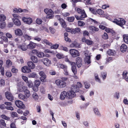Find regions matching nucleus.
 <instances>
[{
    "mask_svg": "<svg viewBox=\"0 0 128 128\" xmlns=\"http://www.w3.org/2000/svg\"><path fill=\"white\" fill-rule=\"evenodd\" d=\"M71 91H68L67 92L65 91L62 92L60 94V98L62 100H64L66 98L68 99H72L74 97V92Z\"/></svg>",
    "mask_w": 128,
    "mask_h": 128,
    "instance_id": "nucleus-1",
    "label": "nucleus"
},
{
    "mask_svg": "<svg viewBox=\"0 0 128 128\" xmlns=\"http://www.w3.org/2000/svg\"><path fill=\"white\" fill-rule=\"evenodd\" d=\"M113 22L122 27L123 29L124 28L123 26L125 24L126 22L124 19L122 18H120L118 20L115 18Z\"/></svg>",
    "mask_w": 128,
    "mask_h": 128,
    "instance_id": "nucleus-2",
    "label": "nucleus"
},
{
    "mask_svg": "<svg viewBox=\"0 0 128 128\" xmlns=\"http://www.w3.org/2000/svg\"><path fill=\"white\" fill-rule=\"evenodd\" d=\"M55 83L60 88H64L66 86V83L64 81L60 80H56Z\"/></svg>",
    "mask_w": 128,
    "mask_h": 128,
    "instance_id": "nucleus-3",
    "label": "nucleus"
},
{
    "mask_svg": "<svg viewBox=\"0 0 128 128\" xmlns=\"http://www.w3.org/2000/svg\"><path fill=\"white\" fill-rule=\"evenodd\" d=\"M69 52L73 58L79 56L80 54L79 51L76 50L71 49L70 50Z\"/></svg>",
    "mask_w": 128,
    "mask_h": 128,
    "instance_id": "nucleus-4",
    "label": "nucleus"
},
{
    "mask_svg": "<svg viewBox=\"0 0 128 128\" xmlns=\"http://www.w3.org/2000/svg\"><path fill=\"white\" fill-rule=\"evenodd\" d=\"M76 64L78 68H80L82 65V60L81 58L78 57L75 60Z\"/></svg>",
    "mask_w": 128,
    "mask_h": 128,
    "instance_id": "nucleus-5",
    "label": "nucleus"
},
{
    "mask_svg": "<svg viewBox=\"0 0 128 128\" xmlns=\"http://www.w3.org/2000/svg\"><path fill=\"white\" fill-rule=\"evenodd\" d=\"M15 104L16 106L20 108H24L25 107V105L23 102L20 100H16L15 102Z\"/></svg>",
    "mask_w": 128,
    "mask_h": 128,
    "instance_id": "nucleus-6",
    "label": "nucleus"
},
{
    "mask_svg": "<svg viewBox=\"0 0 128 128\" xmlns=\"http://www.w3.org/2000/svg\"><path fill=\"white\" fill-rule=\"evenodd\" d=\"M39 73L40 76H41L40 78V80L42 82H46L47 81L46 79V76L45 73L42 71L40 72Z\"/></svg>",
    "mask_w": 128,
    "mask_h": 128,
    "instance_id": "nucleus-7",
    "label": "nucleus"
},
{
    "mask_svg": "<svg viewBox=\"0 0 128 128\" xmlns=\"http://www.w3.org/2000/svg\"><path fill=\"white\" fill-rule=\"evenodd\" d=\"M89 28L91 30L90 32V33L92 34H93L96 32L98 31L99 30V29L98 28H97L94 26H89Z\"/></svg>",
    "mask_w": 128,
    "mask_h": 128,
    "instance_id": "nucleus-8",
    "label": "nucleus"
},
{
    "mask_svg": "<svg viewBox=\"0 0 128 128\" xmlns=\"http://www.w3.org/2000/svg\"><path fill=\"white\" fill-rule=\"evenodd\" d=\"M22 20L24 22L28 24H30L32 22V20L31 18H26L25 17L22 18Z\"/></svg>",
    "mask_w": 128,
    "mask_h": 128,
    "instance_id": "nucleus-9",
    "label": "nucleus"
},
{
    "mask_svg": "<svg viewBox=\"0 0 128 128\" xmlns=\"http://www.w3.org/2000/svg\"><path fill=\"white\" fill-rule=\"evenodd\" d=\"M72 63V64H71L72 66L71 70L74 75H75L77 73V70L76 64L74 62Z\"/></svg>",
    "mask_w": 128,
    "mask_h": 128,
    "instance_id": "nucleus-10",
    "label": "nucleus"
},
{
    "mask_svg": "<svg viewBox=\"0 0 128 128\" xmlns=\"http://www.w3.org/2000/svg\"><path fill=\"white\" fill-rule=\"evenodd\" d=\"M6 98L9 100L11 101L13 100L12 95L8 92H7L5 93Z\"/></svg>",
    "mask_w": 128,
    "mask_h": 128,
    "instance_id": "nucleus-11",
    "label": "nucleus"
},
{
    "mask_svg": "<svg viewBox=\"0 0 128 128\" xmlns=\"http://www.w3.org/2000/svg\"><path fill=\"white\" fill-rule=\"evenodd\" d=\"M14 32L16 35L17 36H21L23 34L22 30L20 28H18L15 30Z\"/></svg>",
    "mask_w": 128,
    "mask_h": 128,
    "instance_id": "nucleus-12",
    "label": "nucleus"
},
{
    "mask_svg": "<svg viewBox=\"0 0 128 128\" xmlns=\"http://www.w3.org/2000/svg\"><path fill=\"white\" fill-rule=\"evenodd\" d=\"M13 21L14 24L18 26H20L21 25V22L18 18L14 17L12 19Z\"/></svg>",
    "mask_w": 128,
    "mask_h": 128,
    "instance_id": "nucleus-13",
    "label": "nucleus"
},
{
    "mask_svg": "<svg viewBox=\"0 0 128 128\" xmlns=\"http://www.w3.org/2000/svg\"><path fill=\"white\" fill-rule=\"evenodd\" d=\"M127 46L124 44H122L120 46V50L122 52H126L127 50Z\"/></svg>",
    "mask_w": 128,
    "mask_h": 128,
    "instance_id": "nucleus-14",
    "label": "nucleus"
},
{
    "mask_svg": "<svg viewBox=\"0 0 128 128\" xmlns=\"http://www.w3.org/2000/svg\"><path fill=\"white\" fill-rule=\"evenodd\" d=\"M72 92V93H73V92H74V94L75 95H74V97H75L76 96V94L75 93V92H80L79 88L76 87V86H74L73 88H72V90H70Z\"/></svg>",
    "mask_w": 128,
    "mask_h": 128,
    "instance_id": "nucleus-15",
    "label": "nucleus"
},
{
    "mask_svg": "<svg viewBox=\"0 0 128 128\" xmlns=\"http://www.w3.org/2000/svg\"><path fill=\"white\" fill-rule=\"evenodd\" d=\"M58 20L60 21V23L62 24V27L64 28H66V25L64 20L63 19L61 18H59Z\"/></svg>",
    "mask_w": 128,
    "mask_h": 128,
    "instance_id": "nucleus-16",
    "label": "nucleus"
},
{
    "mask_svg": "<svg viewBox=\"0 0 128 128\" xmlns=\"http://www.w3.org/2000/svg\"><path fill=\"white\" fill-rule=\"evenodd\" d=\"M36 44L31 42L28 45V47L30 49H32L35 48Z\"/></svg>",
    "mask_w": 128,
    "mask_h": 128,
    "instance_id": "nucleus-17",
    "label": "nucleus"
},
{
    "mask_svg": "<svg viewBox=\"0 0 128 128\" xmlns=\"http://www.w3.org/2000/svg\"><path fill=\"white\" fill-rule=\"evenodd\" d=\"M42 62L45 65L47 64H49L51 63V62L48 58H44L42 60Z\"/></svg>",
    "mask_w": 128,
    "mask_h": 128,
    "instance_id": "nucleus-18",
    "label": "nucleus"
},
{
    "mask_svg": "<svg viewBox=\"0 0 128 128\" xmlns=\"http://www.w3.org/2000/svg\"><path fill=\"white\" fill-rule=\"evenodd\" d=\"M27 64L28 66L32 69H34L35 66V65L31 61H29L28 62Z\"/></svg>",
    "mask_w": 128,
    "mask_h": 128,
    "instance_id": "nucleus-19",
    "label": "nucleus"
},
{
    "mask_svg": "<svg viewBox=\"0 0 128 128\" xmlns=\"http://www.w3.org/2000/svg\"><path fill=\"white\" fill-rule=\"evenodd\" d=\"M28 77L29 78H38L37 74L34 72L29 74L28 75Z\"/></svg>",
    "mask_w": 128,
    "mask_h": 128,
    "instance_id": "nucleus-20",
    "label": "nucleus"
},
{
    "mask_svg": "<svg viewBox=\"0 0 128 128\" xmlns=\"http://www.w3.org/2000/svg\"><path fill=\"white\" fill-rule=\"evenodd\" d=\"M44 11L47 14H53L54 13L53 11L51 9L46 8L44 10Z\"/></svg>",
    "mask_w": 128,
    "mask_h": 128,
    "instance_id": "nucleus-21",
    "label": "nucleus"
},
{
    "mask_svg": "<svg viewBox=\"0 0 128 128\" xmlns=\"http://www.w3.org/2000/svg\"><path fill=\"white\" fill-rule=\"evenodd\" d=\"M30 59L33 62L36 63L38 62V60L37 57L34 56H32L30 57Z\"/></svg>",
    "mask_w": 128,
    "mask_h": 128,
    "instance_id": "nucleus-22",
    "label": "nucleus"
},
{
    "mask_svg": "<svg viewBox=\"0 0 128 128\" xmlns=\"http://www.w3.org/2000/svg\"><path fill=\"white\" fill-rule=\"evenodd\" d=\"M90 59V56H88L85 58V61L86 63V62L88 63V64H89L91 63Z\"/></svg>",
    "mask_w": 128,
    "mask_h": 128,
    "instance_id": "nucleus-23",
    "label": "nucleus"
},
{
    "mask_svg": "<svg viewBox=\"0 0 128 128\" xmlns=\"http://www.w3.org/2000/svg\"><path fill=\"white\" fill-rule=\"evenodd\" d=\"M94 111L95 114L98 116H101V114H100L98 108H94L93 109Z\"/></svg>",
    "mask_w": 128,
    "mask_h": 128,
    "instance_id": "nucleus-24",
    "label": "nucleus"
},
{
    "mask_svg": "<svg viewBox=\"0 0 128 128\" xmlns=\"http://www.w3.org/2000/svg\"><path fill=\"white\" fill-rule=\"evenodd\" d=\"M123 38L124 42L128 44V34H124Z\"/></svg>",
    "mask_w": 128,
    "mask_h": 128,
    "instance_id": "nucleus-25",
    "label": "nucleus"
},
{
    "mask_svg": "<svg viewBox=\"0 0 128 128\" xmlns=\"http://www.w3.org/2000/svg\"><path fill=\"white\" fill-rule=\"evenodd\" d=\"M24 93L26 96L27 98H28L30 95L29 91L26 88L24 91Z\"/></svg>",
    "mask_w": 128,
    "mask_h": 128,
    "instance_id": "nucleus-26",
    "label": "nucleus"
},
{
    "mask_svg": "<svg viewBox=\"0 0 128 128\" xmlns=\"http://www.w3.org/2000/svg\"><path fill=\"white\" fill-rule=\"evenodd\" d=\"M37 56L39 58H43L44 56V54L43 52L38 51Z\"/></svg>",
    "mask_w": 128,
    "mask_h": 128,
    "instance_id": "nucleus-27",
    "label": "nucleus"
},
{
    "mask_svg": "<svg viewBox=\"0 0 128 128\" xmlns=\"http://www.w3.org/2000/svg\"><path fill=\"white\" fill-rule=\"evenodd\" d=\"M42 43L44 44L45 43L46 44L50 46L52 44L51 42H49L48 40L46 39H44L43 40Z\"/></svg>",
    "mask_w": 128,
    "mask_h": 128,
    "instance_id": "nucleus-28",
    "label": "nucleus"
},
{
    "mask_svg": "<svg viewBox=\"0 0 128 128\" xmlns=\"http://www.w3.org/2000/svg\"><path fill=\"white\" fill-rule=\"evenodd\" d=\"M32 96L34 99L36 100L38 99V96L36 92H34L32 94Z\"/></svg>",
    "mask_w": 128,
    "mask_h": 128,
    "instance_id": "nucleus-29",
    "label": "nucleus"
},
{
    "mask_svg": "<svg viewBox=\"0 0 128 128\" xmlns=\"http://www.w3.org/2000/svg\"><path fill=\"white\" fill-rule=\"evenodd\" d=\"M74 16L68 17L67 18V20L70 22H73L74 21Z\"/></svg>",
    "mask_w": 128,
    "mask_h": 128,
    "instance_id": "nucleus-30",
    "label": "nucleus"
},
{
    "mask_svg": "<svg viewBox=\"0 0 128 128\" xmlns=\"http://www.w3.org/2000/svg\"><path fill=\"white\" fill-rule=\"evenodd\" d=\"M81 14H82V15L80 16V17L82 18L87 17V15L85 13V11L84 10H82V13H81Z\"/></svg>",
    "mask_w": 128,
    "mask_h": 128,
    "instance_id": "nucleus-31",
    "label": "nucleus"
},
{
    "mask_svg": "<svg viewBox=\"0 0 128 128\" xmlns=\"http://www.w3.org/2000/svg\"><path fill=\"white\" fill-rule=\"evenodd\" d=\"M107 54L109 56L114 55V53L112 50L109 49L107 52Z\"/></svg>",
    "mask_w": 128,
    "mask_h": 128,
    "instance_id": "nucleus-32",
    "label": "nucleus"
},
{
    "mask_svg": "<svg viewBox=\"0 0 128 128\" xmlns=\"http://www.w3.org/2000/svg\"><path fill=\"white\" fill-rule=\"evenodd\" d=\"M1 117L2 118L8 120H9L10 119V117L6 116L4 114L2 115Z\"/></svg>",
    "mask_w": 128,
    "mask_h": 128,
    "instance_id": "nucleus-33",
    "label": "nucleus"
},
{
    "mask_svg": "<svg viewBox=\"0 0 128 128\" xmlns=\"http://www.w3.org/2000/svg\"><path fill=\"white\" fill-rule=\"evenodd\" d=\"M6 18V16L4 15H1L0 16V21L1 22H4Z\"/></svg>",
    "mask_w": 128,
    "mask_h": 128,
    "instance_id": "nucleus-34",
    "label": "nucleus"
},
{
    "mask_svg": "<svg viewBox=\"0 0 128 128\" xmlns=\"http://www.w3.org/2000/svg\"><path fill=\"white\" fill-rule=\"evenodd\" d=\"M94 76L96 80L99 82L100 83L101 82L98 77V74H97L96 73L94 74Z\"/></svg>",
    "mask_w": 128,
    "mask_h": 128,
    "instance_id": "nucleus-35",
    "label": "nucleus"
},
{
    "mask_svg": "<svg viewBox=\"0 0 128 128\" xmlns=\"http://www.w3.org/2000/svg\"><path fill=\"white\" fill-rule=\"evenodd\" d=\"M41 83V82L39 80H36L34 81V85L39 87Z\"/></svg>",
    "mask_w": 128,
    "mask_h": 128,
    "instance_id": "nucleus-36",
    "label": "nucleus"
},
{
    "mask_svg": "<svg viewBox=\"0 0 128 128\" xmlns=\"http://www.w3.org/2000/svg\"><path fill=\"white\" fill-rule=\"evenodd\" d=\"M84 84L85 85V87L86 88H88L90 86V84L87 81L84 82Z\"/></svg>",
    "mask_w": 128,
    "mask_h": 128,
    "instance_id": "nucleus-37",
    "label": "nucleus"
},
{
    "mask_svg": "<svg viewBox=\"0 0 128 128\" xmlns=\"http://www.w3.org/2000/svg\"><path fill=\"white\" fill-rule=\"evenodd\" d=\"M6 23L5 22H2L0 23V28L2 29L4 28L5 26Z\"/></svg>",
    "mask_w": 128,
    "mask_h": 128,
    "instance_id": "nucleus-38",
    "label": "nucleus"
},
{
    "mask_svg": "<svg viewBox=\"0 0 128 128\" xmlns=\"http://www.w3.org/2000/svg\"><path fill=\"white\" fill-rule=\"evenodd\" d=\"M18 48H20L22 50H26L27 49V48L26 46H25L20 45L18 46Z\"/></svg>",
    "mask_w": 128,
    "mask_h": 128,
    "instance_id": "nucleus-39",
    "label": "nucleus"
},
{
    "mask_svg": "<svg viewBox=\"0 0 128 128\" xmlns=\"http://www.w3.org/2000/svg\"><path fill=\"white\" fill-rule=\"evenodd\" d=\"M85 24V23L83 21L80 20L78 21V24L79 26H84Z\"/></svg>",
    "mask_w": 128,
    "mask_h": 128,
    "instance_id": "nucleus-40",
    "label": "nucleus"
},
{
    "mask_svg": "<svg viewBox=\"0 0 128 128\" xmlns=\"http://www.w3.org/2000/svg\"><path fill=\"white\" fill-rule=\"evenodd\" d=\"M27 83L29 88H32L33 86V83L31 80L28 81Z\"/></svg>",
    "mask_w": 128,
    "mask_h": 128,
    "instance_id": "nucleus-41",
    "label": "nucleus"
},
{
    "mask_svg": "<svg viewBox=\"0 0 128 128\" xmlns=\"http://www.w3.org/2000/svg\"><path fill=\"white\" fill-rule=\"evenodd\" d=\"M26 88V86H24L21 88H18V90L19 92H24L25 89Z\"/></svg>",
    "mask_w": 128,
    "mask_h": 128,
    "instance_id": "nucleus-42",
    "label": "nucleus"
},
{
    "mask_svg": "<svg viewBox=\"0 0 128 128\" xmlns=\"http://www.w3.org/2000/svg\"><path fill=\"white\" fill-rule=\"evenodd\" d=\"M56 57L59 59L63 58H64V56L62 54H60V53H58L56 55Z\"/></svg>",
    "mask_w": 128,
    "mask_h": 128,
    "instance_id": "nucleus-43",
    "label": "nucleus"
},
{
    "mask_svg": "<svg viewBox=\"0 0 128 128\" xmlns=\"http://www.w3.org/2000/svg\"><path fill=\"white\" fill-rule=\"evenodd\" d=\"M102 38L105 40H106L108 38V34L106 32L104 33V34L102 35Z\"/></svg>",
    "mask_w": 128,
    "mask_h": 128,
    "instance_id": "nucleus-44",
    "label": "nucleus"
},
{
    "mask_svg": "<svg viewBox=\"0 0 128 128\" xmlns=\"http://www.w3.org/2000/svg\"><path fill=\"white\" fill-rule=\"evenodd\" d=\"M102 76L103 78V80H104L106 77L107 73L106 72H102L101 73Z\"/></svg>",
    "mask_w": 128,
    "mask_h": 128,
    "instance_id": "nucleus-45",
    "label": "nucleus"
},
{
    "mask_svg": "<svg viewBox=\"0 0 128 128\" xmlns=\"http://www.w3.org/2000/svg\"><path fill=\"white\" fill-rule=\"evenodd\" d=\"M32 87L33 90L35 92H37L38 90V86L34 85Z\"/></svg>",
    "mask_w": 128,
    "mask_h": 128,
    "instance_id": "nucleus-46",
    "label": "nucleus"
},
{
    "mask_svg": "<svg viewBox=\"0 0 128 128\" xmlns=\"http://www.w3.org/2000/svg\"><path fill=\"white\" fill-rule=\"evenodd\" d=\"M59 45L58 44H55L51 46L50 48L52 49H56L59 47Z\"/></svg>",
    "mask_w": 128,
    "mask_h": 128,
    "instance_id": "nucleus-47",
    "label": "nucleus"
},
{
    "mask_svg": "<svg viewBox=\"0 0 128 128\" xmlns=\"http://www.w3.org/2000/svg\"><path fill=\"white\" fill-rule=\"evenodd\" d=\"M86 42L87 44L88 45H91L93 43L92 41L89 40H86Z\"/></svg>",
    "mask_w": 128,
    "mask_h": 128,
    "instance_id": "nucleus-48",
    "label": "nucleus"
},
{
    "mask_svg": "<svg viewBox=\"0 0 128 128\" xmlns=\"http://www.w3.org/2000/svg\"><path fill=\"white\" fill-rule=\"evenodd\" d=\"M17 86H18V88H21L23 87V82H19L17 84Z\"/></svg>",
    "mask_w": 128,
    "mask_h": 128,
    "instance_id": "nucleus-49",
    "label": "nucleus"
},
{
    "mask_svg": "<svg viewBox=\"0 0 128 128\" xmlns=\"http://www.w3.org/2000/svg\"><path fill=\"white\" fill-rule=\"evenodd\" d=\"M12 62L10 60H8L6 62V64L7 66H10L12 64Z\"/></svg>",
    "mask_w": 128,
    "mask_h": 128,
    "instance_id": "nucleus-50",
    "label": "nucleus"
},
{
    "mask_svg": "<svg viewBox=\"0 0 128 128\" xmlns=\"http://www.w3.org/2000/svg\"><path fill=\"white\" fill-rule=\"evenodd\" d=\"M42 20L41 19L39 18H37L36 21V23L39 25L42 24Z\"/></svg>",
    "mask_w": 128,
    "mask_h": 128,
    "instance_id": "nucleus-51",
    "label": "nucleus"
},
{
    "mask_svg": "<svg viewBox=\"0 0 128 128\" xmlns=\"http://www.w3.org/2000/svg\"><path fill=\"white\" fill-rule=\"evenodd\" d=\"M96 12L97 13L100 15H102L103 12V11H102L101 9H98Z\"/></svg>",
    "mask_w": 128,
    "mask_h": 128,
    "instance_id": "nucleus-52",
    "label": "nucleus"
},
{
    "mask_svg": "<svg viewBox=\"0 0 128 128\" xmlns=\"http://www.w3.org/2000/svg\"><path fill=\"white\" fill-rule=\"evenodd\" d=\"M54 17V16L52 14H48L46 16V18H47L52 19V18Z\"/></svg>",
    "mask_w": 128,
    "mask_h": 128,
    "instance_id": "nucleus-53",
    "label": "nucleus"
},
{
    "mask_svg": "<svg viewBox=\"0 0 128 128\" xmlns=\"http://www.w3.org/2000/svg\"><path fill=\"white\" fill-rule=\"evenodd\" d=\"M49 29L52 34H53L55 32L56 30L54 28H52V27H50L49 28Z\"/></svg>",
    "mask_w": 128,
    "mask_h": 128,
    "instance_id": "nucleus-54",
    "label": "nucleus"
},
{
    "mask_svg": "<svg viewBox=\"0 0 128 128\" xmlns=\"http://www.w3.org/2000/svg\"><path fill=\"white\" fill-rule=\"evenodd\" d=\"M83 34L84 36H88L89 35V33L88 31L86 30H85L84 31Z\"/></svg>",
    "mask_w": 128,
    "mask_h": 128,
    "instance_id": "nucleus-55",
    "label": "nucleus"
},
{
    "mask_svg": "<svg viewBox=\"0 0 128 128\" xmlns=\"http://www.w3.org/2000/svg\"><path fill=\"white\" fill-rule=\"evenodd\" d=\"M1 38L5 42H8V38L6 37L5 36H2Z\"/></svg>",
    "mask_w": 128,
    "mask_h": 128,
    "instance_id": "nucleus-56",
    "label": "nucleus"
},
{
    "mask_svg": "<svg viewBox=\"0 0 128 128\" xmlns=\"http://www.w3.org/2000/svg\"><path fill=\"white\" fill-rule=\"evenodd\" d=\"M26 68H27V66H25L22 67V72L24 73H27L26 70Z\"/></svg>",
    "mask_w": 128,
    "mask_h": 128,
    "instance_id": "nucleus-57",
    "label": "nucleus"
},
{
    "mask_svg": "<svg viewBox=\"0 0 128 128\" xmlns=\"http://www.w3.org/2000/svg\"><path fill=\"white\" fill-rule=\"evenodd\" d=\"M0 122L2 126H6V124L5 122V121L4 120H0Z\"/></svg>",
    "mask_w": 128,
    "mask_h": 128,
    "instance_id": "nucleus-58",
    "label": "nucleus"
},
{
    "mask_svg": "<svg viewBox=\"0 0 128 128\" xmlns=\"http://www.w3.org/2000/svg\"><path fill=\"white\" fill-rule=\"evenodd\" d=\"M6 75L9 78L11 77L12 76V74L10 72H6Z\"/></svg>",
    "mask_w": 128,
    "mask_h": 128,
    "instance_id": "nucleus-59",
    "label": "nucleus"
},
{
    "mask_svg": "<svg viewBox=\"0 0 128 128\" xmlns=\"http://www.w3.org/2000/svg\"><path fill=\"white\" fill-rule=\"evenodd\" d=\"M22 78L24 81L26 82L28 81V78L26 76H22Z\"/></svg>",
    "mask_w": 128,
    "mask_h": 128,
    "instance_id": "nucleus-60",
    "label": "nucleus"
},
{
    "mask_svg": "<svg viewBox=\"0 0 128 128\" xmlns=\"http://www.w3.org/2000/svg\"><path fill=\"white\" fill-rule=\"evenodd\" d=\"M18 98H20L24 99V98L26 100L25 96H23L22 94H18Z\"/></svg>",
    "mask_w": 128,
    "mask_h": 128,
    "instance_id": "nucleus-61",
    "label": "nucleus"
},
{
    "mask_svg": "<svg viewBox=\"0 0 128 128\" xmlns=\"http://www.w3.org/2000/svg\"><path fill=\"white\" fill-rule=\"evenodd\" d=\"M82 86L81 82H78L76 86L79 88H80L82 87Z\"/></svg>",
    "mask_w": 128,
    "mask_h": 128,
    "instance_id": "nucleus-62",
    "label": "nucleus"
},
{
    "mask_svg": "<svg viewBox=\"0 0 128 128\" xmlns=\"http://www.w3.org/2000/svg\"><path fill=\"white\" fill-rule=\"evenodd\" d=\"M99 28H100L102 30H104V29L105 30L106 28H107V27L104 25L102 24H100L99 26Z\"/></svg>",
    "mask_w": 128,
    "mask_h": 128,
    "instance_id": "nucleus-63",
    "label": "nucleus"
},
{
    "mask_svg": "<svg viewBox=\"0 0 128 128\" xmlns=\"http://www.w3.org/2000/svg\"><path fill=\"white\" fill-rule=\"evenodd\" d=\"M61 49L62 50H63L64 51L66 52H68V48L66 47L62 46L61 47Z\"/></svg>",
    "mask_w": 128,
    "mask_h": 128,
    "instance_id": "nucleus-64",
    "label": "nucleus"
}]
</instances>
